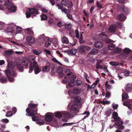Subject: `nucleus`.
<instances>
[{
	"label": "nucleus",
	"instance_id": "nucleus-22",
	"mask_svg": "<svg viewBox=\"0 0 132 132\" xmlns=\"http://www.w3.org/2000/svg\"><path fill=\"white\" fill-rule=\"evenodd\" d=\"M117 18L119 21H122L125 20V15L123 14H121L118 16Z\"/></svg>",
	"mask_w": 132,
	"mask_h": 132
},
{
	"label": "nucleus",
	"instance_id": "nucleus-35",
	"mask_svg": "<svg viewBox=\"0 0 132 132\" xmlns=\"http://www.w3.org/2000/svg\"><path fill=\"white\" fill-rule=\"evenodd\" d=\"M55 117L58 118H62V113L59 112H57L55 114Z\"/></svg>",
	"mask_w": 132,
	"mask_h": 132
},
{
	"label": "nucleus",
	"instance_id": "nucleus-24",
	"mask_svg": "<svg viewBox=\"0 0 132 132\" xmlns=\"http://www.w3.org/2000/svg\"><path fill=\"white\" fill-rule=\"evenodd\" d=\"M8 32L12 33L13 32V27L11 26H9L7 28Z\"/></svg>",
	"mask_w": 132,
	"mask_h": 132
},
{
	"label": "nucleus",
	"instance_id": "nucleus-57",
	"mask_svg": "<svg viewBox=\"0 0 132 132\" xmlns=\"http://www.w3.org/2000/svg\"><path fill=\"white\" fill-rule=\"evenodd\" d=\"M34 70L35 73L36 74H37L40 71L39 67L35 68Z\"/></svg>",
	"mask_w": 132,
	"mask_h": 132
},
{
	"label": "nucleus",
	"instance_id": "nucleus-47",
	"mask_svg": "<svg viewBox=\"0 0 132 132\" xmlns=\"http://www.w3.org/2000/svg\"><path fill=\"white\" fill-rule=\"evenodd\" d=\"M116 26L118 28H121L122 26V24L121 22H118L116 23Z\"/></svg>",
	"mask_w": 132,
	"mask_h": 132
},
{
	"label": "nucleus",
	"instance_id": "nucleus-17",
	"mask_svg": "<svg viewBox=\"0 0 132 132\" xmlns=\"http://www.w3.org/2000/svg\"><path fill=\"white\" fill-rule=\"evenodd\" d=\"M109 30L111 32L114 33L116 31L117 29L116 27L114 26H112L109 27Z\"/></svg>",
	"mask_w": 132,
	"mask_h": 132
},
{
	"label": "nucleus",
	"instance_id": "nucleus-38",
	"mask_svg": "<svg viewBox=\"0 0 132 132\" xmlns=\"http://www.w3.org/2000/svg\"><path fill=\"white\" fill-rule=\"evenodd\" d=\"M13 114L12 111H8L6 113L5 116L7 117H11L12 116Z\"/></svg>",
	"mask_w": 132,
	"mask_h": 132
},
{
	"label": "nucleus",
	"instance_id": "nucleus-20",
	"mask_svg": "<svg viewBox=\"0 0 132 132\" xmlns=\"http://www.w3.org/2000/svg\"><path fill=\"white\" fill-rule=\"evenodd\" d=\"M64 117L68 119H70V118L71 115L70 113L67 111L65 112H63Z\"/></svg>",
	"mask_w": 132,
	"mask_h": 132
},
{
	"label": "nucleus",
	"instance_id": "nucleus-36",
	"mask_svg": "<svg viewBox=\"0 0 132 132\" xmlns=\"http://www.w3.org/2000/svg\"><path fill=\"white\" fill-rule=\"evenodd\" d=\"M121 10L123 11L126 13L128 12V9L124 5L121 6Z\"/></svg>",
	"mask_w": 132,
	"mask_h": 132
},
{
	"label": "nucleus",
	"instance_id": "nucleus-16",
	"mask_svg": "<svg viewBox=\"0 0 132 132\" xmlns=\"http://www.w3.org/2000/svg\"><path fill=\"white\" fill-rule=\"evenodd\" d=\"M44 37L41 35L39 37L38 39V42L40 45H41L44 42Z\"/></svg>",
	"mask_w": 132,
	"mask_h": 132
},
{
	"label": "nucleus",
	"instance_id": "nucleus-44",
	"mask_svg": "<svg viewBox=\"0 0 132 132\" xmlns=\"http://www.w3.org/2000/svg\"><path fill=\"white\" fill-rule=\"evenodd\" d=\"M68 5L67 7L68 8L71 9L73 7V3L72 1H71L70 0V1H69V3H68Z\"/></svg>",
	"mask_w": 132,
	"mask_h": 132
},
{
	"label": "nucleus",
	"instance_id": "nucleus-30",
	"mask_svg": "<svg viewBox=\"0 0 132 132\" xmlns=\"http://www.w3.org/2000/svg\"><path fill=\"white\" fill-rule=\"evenodd\" d=\"M129 96L128 94L126 93H123L122 95V100L123 101L126 100V99L128 98Z\"/></svg>",
	"mask_w": 132,
	"mask_h": 132
},
{
	"label": "nucleus",
	"instance_id": "nucleus-8",
	"mask_svg": "<svg viewBox=\"0 0 132 132\" xmlns=\"http://www.w3.org/2000/svg\"><path fill=\"white\" fill-rule=\"evenodd\" d=\"M5 72L6 76L10 75L14 78L16 77L17 75L16 73L14 72L13 70L8 68L5 70Z\"/></svg>",
	"mask_w": 132,
	"mask_h": 132
},
{
	"label": "nucleus",
	"instance_id": "nucleus-62",
	"mask_svg": "<svg viewBox=\"0 0 132 132\" xmlns=\"http://www.w3.org/2000/svg\"><path fill=\"white\" fill-rule=\"evenodd\" d=\"M56 5L58 7L59 9H61V10L62 9L63 6V5H62V4H57Z\"/></svg>",
	"mask_w": 132,
	"mask_h": 132
},
{
	"label": "nucleus",
	"instance_id": "nucleus-58",
	"mask_svg": "<svg viewBox=\"0 0 132 132\" xmlns=\"http://www.w3.org/2000/svg\"><path fill=\"white\" fill-rule=\"evenodd\" d=\"M74 124L73 123H64L62 124V126H71L73 125Z\"/></svg>",
	"mask_w": 132,
	"mask_h": 132
},
{
	"label": "nucleus",
	"instance_id": "nucleus-37",
	"mask_svg": "<svg viewBox=\"0 0 132 132\" xmlns=\"http://www.w3.org/2000/svg\"><path fill=\"white\" fill-rule=\"evenodd\" d=\"M109 63L111 65L114 66H116L119 65V63L118 62L113 61L110 62Z\"/></svg>",
	"mask_w": 132,
	"mask_h": 132
},
{
	"label": "nucleus",
	"instance_id": "nucleus-7",
	"mask_svg": "<svg viewBox=\"0 0 132 132\" xmlns=\"http://www.w3.org/2000/svg\"><path fill=\"white\" fill-rule=\"evenodd\" d=\"M78 108V105L77 104H73L71 107L70 111L72 113L76 114L79 111Z\"/></svg>",
	"mask_w": 132,
	"mask_h": 132
},
{
	"label": "nucleus",
	"instance_id": "nucleus-46",
	"mask_svg": "<svg viewBox=\"0 0 132 132\" xmlns=\"http://www.w3.org/2000/svg\"><path fill=\"white\" fill-rule=\"evenodd\" d=\"M114 52L117 53H119L121 51V49L120 48H116L114 50Z\"/></svg>",
	"mask_w": 132,
	"mask_h": 132
},
{
	"label": "nucleus",
	"instance_id": "nucleus-63",
	"mask_svg": "<svg viewBox=\"0 0 132 132\" xmlns=\"http://www.w3.org/2000/svg\"><path fill=\"white\" fill-rule=\"evenodd\" d=\"M33 68H34L32 66V63L30 65L29 70V73H31L32 72L33 69Z\"/></svg>",
	"mask_w": 132,
	"mask_h": 132
},
{
	"label": "nucleus",
	"instance_id": "nucleus-26",
	"mask_svg": "<svg viewBox=\"0 0 132 132\" xmlns=\"http://www.w3.org/2000/svg\"><path fill=\"white\" fill-rule=\"evenodd\" d=\"M8 66L9 67V68L11 69H14L15 67V65L12 62L9 63Z\"/></svg>",
	"mask_w": 132,
	"mask_h": 132
},
{
	"label": "nucleus",
	"instance_id": "nucleus-60",
	"mask_svg": "<svg viewBox=\"0 0 132 132\" xmlns=\"http://www.w3.org/2000/svg\"><path fill=\"white\" fill-rule=\"evenodd\" d=\"M131 103H130V102H129V104H128L127 107L129 109L131 110L132 108V101H131Z\"/></svg>",
	"mask_w": 132,
	"mask_h": 132
},
{
	"label": "nucleus",
	"instance_id": "nucleus-21",
	"mask_svg": "<svg viewBox=\"0 0 132 132\" xmlns=\"http://www.w3.org/2000/svg\"><path fill=\"white\" fill-rule=\"evenodd\" d=\"M65 28L66 29H67L68 31H70L72 25L71 23H68V24H65Z\"/></svg>",
	"mask_w": 132,
	"mask_h": 132
},
{
	"label": "nucleus",
	"instance_id": "nucleus-41",
	"mask_svg": "<svg viewBox=\"0 0 132 132\" xmlns=\"http://www.w3.org/2000/svg\"><path fill=\"white\" fill-rule=\"evenodd\" d=\"M40 17L41 18V20H46L47 19V17L46 15L44 14H42L41 15Z\"/></svg>",
	"mask_w": 132,
	"mask_h": 132
},
{
	"label": "nucleus",
	"instance_id": "nucleus-14",
	"mask_svg": "<svg viewBox=\"0 0 132 132\" xmlns=\"http://www.w3.org/2000/svg\"><path fill=\"white\" fill-rule=\"evenodd\" d=\"M103 45V43L102 42L100 41L96 42L94 44L96 48H100L102 47Z\"/></svg>",
	"mask_w": 132,
	"mask_h": 132
},
{
	"label": "nucleus",
	"instance_id": "nucleus-52",
	"mask_svg": "<svg viewBox=\"0 0 132 132\" xmlns=\"http://www.w3.org/2000/svg\"><path fill=\"white\" fill-rule=\"evenodd\" d=\"M96 68L97 69H102L103 68V67L102 65L100 64L99 63L97 62L96 64Z\"/></svg>",
	"mask_w": 132,
	"mask_h": 132
},
{
	"label": "nucleus",
	"instance_id": "nucleus-50",
	"mask_svg": "<svg viewBox=\"0 0 132 132\" xmlns=\"http://www.w3.org/2000/svg\"><path fill=\"white\" fill-rule=\"evenodd\" d=\"M108 82V81H106L105 85L106 89H109L111 88V86L109 84Z\"/></svg>",
	"mask_w": 132,
	"mask_h": 132
},
{
	"label": "nucleus",
	"instance_id": "nucleus-51",
	"mask_svg": "<svg viewBox=\"0 0 132 132\" xmlns=\"http://www.w3.org/2000/svg\"><path fill=\"white\" fill-rule=\"evenodd\" d=\"M22 31V29L20 27H17L16 29V33L18 34Z\"/></svg>",
	"mask_w": 132,
	"mask_h": 132
},
{
	"label": "nucleus",
	"instance_id": "nucleus-6",
	"mask_svg": "<svg viewBox=\"0 0 132 132\" xmlns=\"http://www.w3.org/2000/svg\"><path fill=\"white\" fill-rule=\"evenodd\" d=\"M91 48L87 46L82 45L79 46L78 48V51L80 53H84L86 52V51H89Z\"/></svg>",
	"mask_w": 132,
	"mask_h": 132
},
{
	"label": "nucleus",
	"instance_id": "nucleus-61",
	"mask_svg": "<svg viewBox=\"0 0 132 132\" xmlns=\"http://www.w3.org/2000/svg\"><path fill=\"white\" fill-rule=\"evenodd\" d=\"M96 4L97 7L99 9H101L102 8V5L100 4V2L98 1L97 2Z\"/></svg>",
	"mask_w": 132,
	"mask_h": 132
},
{
	"label": "nucleus",
	"instance_id": "nucleus-13",
	"mask_svg": "<svg viewBox=\"0 0 132 132\" xmlns=\"http://www.w3.org/2000/svg\"><path fill=\"white\" fill-rule=\"evenodd\" d=\"M57 71L59 73V76L60 78H62L63 77V76H64V75L63 73V71L62 68L60 67L57 68Z\"/></svg>",
	"mask_w": 132,
	"mask_h": 132
},
{
	"label": "nucleus",
	"instance_id": "nucleus-18",
	"mask_svg": "<svg viewBox=\"0 0 132 132\" xmlns=\"http://www.w3.org/2000/svg\"><path fill=\"white\" fill-rule=\"evenodd\" d=\"M26 39L27 41L30 43L33 44L35 43L34 38L31 36L27 37Z\"/></svg>",
	"mask_w": 132,
	"mask_h": 132
},
{
	"label": "nucleus",
	"instance_id": "nucleus-4",
	"mask_svg": "<svg viewBox=\"0 0 132 132\" xmlns=\"http://www.w3.org/2000/svg\"><path fill=\"white\" fill-rule=\"evenodd\" d=\"M12 3L9 0H5L4 5L6 6L7 8L10 11L14 12L16 10V6L12 5Z\"/></svg>",
	"mask_w": 132,
	"mask_h": 132
},
{
	"label": "nucleus",
	"instance_id": "nucleus-28",
	"mask_svg": "<svg viewBox=\"0 0 132 132\" xmlns=\"http://www.w3.org/2000/svg\"><path fill=\"white\" fill-rule=\"evenodd\" d=\"M32 52L35 54L37 55H39L41 53V51L38 50H33Z\"/></svg>",
	"mask_w": 132,
	"mask_h": 132
},
{
	"label": "nucleus",
	"instance_id": "nucleus-9",
	"mask_svg": "<svg viewBox=\"0 0 132 132\" xmlns=\"http://www.w3.org/2000/svg\"><path fill=\"white\" fill-rule=\"evenodd\" d=\"M99 36L101 39L102 40H105L108 37V36L105 32H102L100 34Z\"/></svg>",
	"mask_w": 132,
	"mask_h": 132
},
{
	"label": "nucleus",
	"instance_id": "nucleus-31",
	"mask_svg": "<svg viewBox=\"0 0 132 132\" xmlns=\"http://www.w3.org/2000/svg\"><path fill=\"white\" fill-rule=\"evenodd\" d=\"M7 82V79L5 77H2L0 78V82L2 83H5Z\"/></svg>",
	"mask_w": 132,
	"mask_h": 132
},
{
	"label": "nucleus",
	"instance_id": "nucleus-3",
	"mask_svg": "<svg viewBox=\"0 0 132 132\" xmlns=\"http://www.w3.org/2000/svg\"><path fill=\"white\" fill-rule=\"evenodd\" d=\"M81 93L80 91H68L69 95L72 99H74V104L78 103L80 102L81 101L80 97L75 96L76 95H78Z\"/></svg>",
	"mask_w": 132,
	"mask_h": 132
},
{
	"label": "nucleus",
	"instance_id": "nucleus-34",
	"mask_svg": "<svg viewBox=\"0 0 132 132\" xmlns=\"http://www.w3.org/2000/svg\"><path fill=\"white\" fill-rule=\"evenodd\" d=\"M99 81V80L98 78H97L95 82L93 83L92 85L90 87L91 88L93 89L94 88L96 85L98 83Z\"/></svg>",
	"mask_w": 132,
	"mask_h": 132
},
{
	"label": "nucleus",
	"instance_id": "nucleus-42",
	"mask_svg": "<svg viewBox=\"0 0 132 132\" xmlns=\"http://www.w3.org/2000/svg\"><path fill=\"white\" fill-rule=\"evenodd\" d=\"M108 48L110 50H112L114 48V46L113 44H109Z\"/></svg>",
	"mask_w": 132,
	"mask_h": 132
},
{
	"label": "nucleus",
	"instance_id": "nucleus-43",
	"mask_svg": "<svg viewBox=\"0 0 132 132\" xmlns=\"http://www.w3.org/2000/svg\"><path fill=\"white\" fill-rule=\"evenodd\" d=\"M32 120L33 121H36L37 120L39 119V117L38 116H36L35 115L33 116H32Z\"/></svg>",
	"mask_w": 132,
	"mask_h": 132
},
{
	"label": "nucleus",
	"instance_id": "nucleus-55",
	"mask_svg": "<svg viewBox=\"0 0 132 132\" xmlns=\"http://www.w3.org/2000/svg\"><path fill=\"white\" fill-rule=\"evenodd\" d=\"M75 32L76 34V37L77 38H79V32L78 29H76L75 30Z\"/></svg>",
	"mask_w": 132,
	"mask_h": 132
},
{
	"label": "nucleus",
	"instance_id": "nucleus-25",
	"mask_svg": "<svg viewBox=\"0 0 132 132\" xmlns=\"http://www.w3.org/2000/svg\"><path fill=\"white\" fill-rule=\"evenodd\" d=\"M98 50L95 48H93L90 51V53L91 54L95 55L98 53Z\"/></svg>",
	"mask_w": 132,
	"mask_h": 132
},
{
	"label": "nucleus",
	"instance_id": "nucleus-56",
	"mask_svg": "<svg viewBox=\"0 0 132 132\" xmlns=\"http://www.w3.org/2000/svg\"><path fill=\"white\" fill-rule=\"evenodd\" d=\"M64 24H65L61 22H59L57 23V25L59 27H61L62 26H64Z\"/></svg>",
	"mask_w": 132,
	"mask_h": 132
},
{
	"label": "nucleus",
	"instance_id": "nucleus-27",
	"mask_svg": "<svg viewBox=\"0 0 132 132\" xmlns=\"http://www.w3.org/2000/svg\"><path fill=\"white\" fill-rule=\"evenodd\" d=\"M77 52V50L76 49L73 48L69 51V53L70 54L73 55L75 54Z\"/></svg>",
	"mask_w": 132,
	"mask_h": 132
},
{
	"label": "nucleus",
	"instance_id": "nucleus-45",
	"mask_svg": "<svg viewBox=\"0 0 132 132\" xmlns=\"http://www.w3.org/2000/svg\"><path fill=\"white\" fill-rule=\"evenodd\" d=\"M67 16L69 19L71 20H73L72 15L71 13H68L67 14Z\"/></svg>",
	"mask_w": 132,
	"mask_h": 132
},
{
	"label": "nucleus",
	"instance_id": "nucleus-64",
	"mask_svg": "<svg viewBox=\"0 0 132 132\" xmlns=\"http://www.w3.org/2000/svg\"><path fill=\"white\" fill-rule=\"evenodd\" d=\"M104 40L105 41L106 43H110L112 41V40L109 38H106Z\"/></svg>",
	"mask_w": 132,
	"mask_h": 132
},
{
	"label": "nucleus",
	"instance_id": "nucleus-49",
	"mask_svg": "<svg viewBox=\"0 0 132 132\" xmlns=\"http://www.w3.org/2000/svg\"><path fill=\"white\" fill-rule=\"evenodd\" d=\"M42 71L44 72H45V71H46L47 72H48L49 71V70H48V67L47 66H46L44 67L43 68Z\"/></svg>",
	"mask_w": 132,
	"mask_h": 132
},
{
	"label": "nucleus",
	"instance_id": "nucleus-53",
	"mask_svg": "<svg viewBox=\"0 0 132 132\" xmlns=\"http://www.w3.org/2000/svg\"><path fill=\"white\" fill-rule=\"evenodd\" d=\"M130 72L129 71H125L123 72V74L124 76H127L129 75Z\"/></svg>",
	"mask_w": 132,
	"mask_h": 132
},
{
	"label": "nucleus",
	"instance_id": "nucleus-48",
	"mask_svg": "<svg viewBox=\"0 0 132 132\" xmlns=\"http://www.w3.org/2000/svg\"><path fill=\"white\" fill-rule=\"evenodd\" d=\"M7 78L9 81L11 82H13L14 81V79L12 77H10L9 76H7Z\"/></svg>",
	"mask_w": 132,
	"mask_h": 132
},
{
	"label": "nucleus",
	"instance_id": "nucleus-54",
	"mask_svg": "<svg viewBox=\"0 0 132 132\" xmlns=\"http://www.w3.org/2000/svg\"><path fill=\"white\" fill-rule=\"evenodd\" d=\"M82 83V82L80 80H77L76 81V85L77 86H79L81 83Z\"/></svg>",
	"mask_w": 132,
	"mask_h": 132
},
{
	"label": "nucleus",
	"instance_id": "nucleus-23",
	"mask_svg": "<svg viewBox=\"0 0 132 132\" xmlns=\"http://www.w3.org/2000/svg\"><path fill=\"white\" fill-rule=\"evenodd\" d=\"M62 42L65 44H68L69 43V41L68 39L65 36H63L62 39Z\"/></svg>",
	"mask_w": 132,
	"mask_h": 132
},
{
	"label": "nucleus",
	"instance_id": "nucleus-40",
	"mask_svg": "<svg viewBox=\"0 0 132 132\" xmlns=\"http://www.w3.org/2000/svg\"><path fill=\"white\" fill-rule=\"evenodd\" d=\"M32 66L34 68L39 67L38 65L37 64V62L35 60H34L33 61Z\"/></svg>",
	"mask_w": 132,
	"mask_h": 132
},
{
	"label": "nucleus",
	"instance_id": "nucleus-11",
	"mask_svg": "<svg viewBox=\"0 0 132 132\" xmlns=\"http://www.w3.org/2000/svg\"><path fill=\"white\" fill-rule=\"evenodd\" d=\"M29 10L31 14H35L37 15L39 14V12L38 10L37 9L35 8H30Z\"/></svg>",
	"mask_w": 132,
	"mask_h": 132
},
{
	"label": "nucleus",
	"instance_id": "nucleus-1",
	"mask_svg": "<svg viewBox=\"0 0 132 132\" xmlns=\"http://www.w3.org/2000/svg\"><path fill=\"white\" fill-rule=\"evenodd\" d=\"M112 117L114 119V120L116 122V123L113 125V126L116 127V126H118L116 128L117 129H123L124 128V126L122 125L123 124V122L119 117L118 116V113L115 112H114L112 114Z\"/></svg>",
	"mask_w": 132,
	"mask_h": 132
},
{
	"label": "nucleus",
	"instance_id": "nucleus-32",
	"mask_svg": "<svg viewBox=\"0 0 132 132\" xmlns=\"http://www.w3.org/2000/svg\"><path fill=\"white\" fill-rule=\"evenodd\" d=\"M37 105V104H35L34 103H30L29 104L28 106L29 107V108H30L31 109H34Z\"/></svg>",
	"mask_w": 132,
	"mask_h": 132
},
{
	"label": "nucleus",
	"instance_id": "nucleus-59",
	"mask_svg": "<svg viewBox=\"0 0 132 132\" xmlns=\"http://www.w3.org/2000/svg\"><path fill=\"white\" fill-rule=\"evenodd\" d=\"M1 121L3 123H8L9 122V120L6 118L2 119L1 120Z\"/></svg>",
	"mask_w": 132,
	"mask_h": 132
},
{
	"label": "nucleus",
	"instance_id": "nucleus-29",
	"mask_svg": "<svg viewBox=\"0 0 132 132\" xmlns=\"http://www.w3.org/2000/svg\"><path fill=\"white\" fill-rule=\"evenodd\" d=\"M126 91H130L132 90V85L128 84L125 87Z\"/></svg>",
	"mask_w": 132,
	"mask_h": 132
},
{
	"label": "nucleus",
	"instance_id": "nucleus-10",
	"mask_svg": "<svg viewBox=\"0 0 132 132\" xmlns=\"http://www.w3.org/2000/svg\"><path fill=\"white\" fill-rule=\"evenodd\" d=\"M53 117L52 116L48 114L46 115L45 117V121L48 122H50L53 120Z\"/></svg>",
	"mask_w": 132,
	"mask_h": 132
},
{
	"label": "nucleus",
	"instance_id": "nucleus-5",
	"mask_svg": "<svg viewBox=\"0 0 132 132\" xmlns=\"http://www.w3.org/2000/svg\"><path fill=\"white\" fill-rule=\"evenodd\" d=\"M37 109L35 110L31 109L29 108H27L26 109V116L32 117L33 116L35 115L37 113Z\"/></svg>",
	"mask_w": 132,
	"mask_h": 132
},
{
	"label": "nucleus",
	"instance_id": "nucleus-15",
	"mask_svg": "<svg viewBox=\"0 0 132 132\" xmlns=\"http://www.w3.org/2000/svg\"><path fill=\"white\" fill-rule=\"evenodd\" d=\"M16 67L19 70V71L22 72L24 71V67L21 63H16Z\"/></svg>",
	"mask_w": 132,
	"mask_h": 132
},
{
	"label": "nucleus",
	"instance_id": "nucleus-19",
	"mask_svg": "<svg viewBox=\"0 0 132 132\" xmlns=\"http://www.w3.org/2000/svg\"><path fill=\"white\" fill-rule=\"evenodd\" d=\"M4 55L6 57H9L13 53V51H5L4 52Z\"/></svg>",
	"mask_w": 132,
	"mask_h": 132
},
{
	"label": "nucleus",
	"instance_id": "nucleus-39",
	"mask_svg": "<svg viewBox=\"0 0 132 132\" xmlns=\"http://www.w3.org/2000/svg\"><path fill=\"white\" fill-rule=\"evenodd\" d=\"M131 51L130 49L127 48H125L123 50V53L127 54H128Z\"/></svg>",
	"mask_w": 132,
	"mask_h": 132
},
{
	"label": "nucleus",
	"instance_id": "nucleus-12",
	"mask_svg": "<svg viewBox=\"0 0 132 132\" xmlns=\"http://www.w3.org/2000/svg\"><path fill=\"white\" fill-rule=\"evenodd\" d=\"M23 65L25 67L26 69H27L28 67V64L29 61L27 58H25L21 61Z\"/></svg>",
	"mask_w": 132,
	"mask_h": 132
},
{
	"label": "nucleus",
	"instance_id": "nucleus-33",
	"mask_svg": "<svg viewBox=\"0 0 132 132\" xmlns=\"http://www.w3.org/2000/svg\"><path fill=\"white\" fill-rule=\"evenodd\" d=\"M70 1V0H62L61 3L62 5L66 6L68 5Z\"/></svg>",
	"mask_w": 132,
	"mask_h": 132
},
{
	"label": "nucleus",
	"instance_id": "nucleus-2",
	"mask_svg": "<svg viewBox=\"0 0 132 132\" xmlns=\"http://www.w3.org/2000/svg\"><path fill=\"white\" fill-rule=\"evenodd\" d=\"M72 74V72L68 73L65 77L64 79L65 82H68V84L66 87L68 88V86L73 87L74 86L75 80L76 79V77L75 75H73L69 78V77Z\"/></svg>",
	"mask_w": 132,
	"mask_h": 132
}]
</instances>
